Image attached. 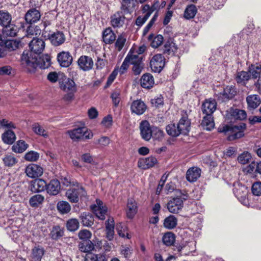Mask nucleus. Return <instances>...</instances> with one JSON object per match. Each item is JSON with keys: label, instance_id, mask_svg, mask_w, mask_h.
Returning a JSON list of instances; mask_svg holds the SVG:
<instances>
[{"label": "nucleus", "instance_id": "nucleus-1", "mask_svg": "<svg viewBox=\"0 0 261 261\" xmlns=\"http://www.w3.org/2000/svg\"><path fill=\"white\" fill-rule=\"evenodd\" d=\"M21 65L28 72H34L39 67L40 68H47L50 65V59L49 56L45 57L37 58L36 55H32L30 50H24L21 58Z\"/></svg>", "mask_w": 261, "mask_h": 261}, {"label": "nucleus", "instance_id": "nucleus-2", "mask_svg": "<svg viewBox=\"0 0 261 261\" xmlns=\"http://www.w3.org/2000/svg\"><path fill=\"white\" fill-rule=\"evenodd\" d=\"M246 129V124L241 123L233 126L222 124L219 126L218 130L220 133H224L227 134V139L229 141H233L243 137Z\"/></svg>", "mask_w": 261, "mask_h": 261}, {"label": "nucleus", "instance_id": "nucleus-3", "mask_svg": "<svg viewBox=\"0 0 261 261\" xmlns=\"http://www.w3.org/2000/svg\"><path fill=\"white\" fill-rule=\"evenodd\" d=\"M76 186L74 188L69 189L66 192L67 199L73 203H76L79 200V197L85 196L86 192L84 188L76 182Z\"/></svg>", "mask_w": 261, "mask_h": 261}, {"label": "nucleus", "instance_id": "nucleus-4", "mask_svg": "<svg viewBox=\"0 0 261 261\" xmlns=\"http://www.w3.org/2000/svg\"><path fill=\"white\" fill-rule=\"evenodd\" d=\"M68 133L70 138L74 141H78L80 139L85 138L89 139L93 137V134L91 132H88L86 127H79L69 130Z\"/></svg>", "mask_w": 261, "mask_h": 261}, {"label": "nucleus", "instance_id": "nucleus-5", "mask_svg": "<svg viewBox=\"0 0 261 261\" xmlns=\"http://www.w3.org/2000/svg\"><path fill=\"white\" fill-rule=\"evenodd\" d=\"M165 58L161 54L154 55L150 60V67L154 72H160L165 66Z\"/></svg>", "mask_w": 261, "mask_h": 261}, {"label": "nucleus", "instance_id": "nucleus-6", "mask_svg": "<svg viewBox=\"0 0 261 261\" xmlns=\"http://www.w3.org/2000/svg\"><path fill=\"white\" fill-rule=\"evenodd\" d=\"M45 43L42 39L38 38H33L29 43V47L31 49L30 52L36 55L41 54L44 49Z\"/></svg>", "mask_w": 261, "mask_h": 261}, {"label": "nucleus", "instance_id": "nucleus-7", "mask_svg": "<svg viewBox=\"0 0 261 261\" xmlns=\"http://www.w3.org/2000/svg\"><path fill=\"white\" fill-rule=\"evenodd\" d=\"M91 208L99 219H105L108 209L105 205H103V202L101 200L97 199L96 204L91 205Z\"/></svg>", "mask_w": 261, "mask_h": 261}, {"label": "nucleus", "instance_id": "nucleus-8", "mask_svg": "<svg viewBox=\"0 0 261 261\" xmlns=\"http://www.w3.org/2000/svg\"><path fill=\"white\" fill-rule=\"evenodd\" d=\"M77 62L80 69L84 71H88L91 70L94 65L93 59L91 57L88 56H81Z\"/></svg>", "mask_w": 261, "mask_h": 261}, {"label": "nucleus", "instance_id": "nucleus-9", "mask_svg": "<svg viewBox=\"0 0 261 261\" xmlns=\"http://www.w3.org/2000/svg\"><path fill=\"white\" fill-rule=\"evenodd\" d=\"M183 207V201L178 197L171 199L167 203V208L169 212L173 214L178 213Z\"/></svg>", "mask_w": 261, "mask_h": 261}, {"label": "nucleus", "instance_id": "nucleus-10", "mask_svg": "<svg viewBox=\"0 0 261 261\" xmlns=\"http://www.w3.org/2000/svg\"><path fill=\"white\" fill-rule=\"evenodd\" d=\"M191 122L188 119L186 113H183L179 122L177 124V128L180 130V134L186 135L190 131Z\"/></svg>", "mask_w": 261, "mask_h": 261}, {"label": "nucleus", "instance_id": "nucleus-11", "mask_svg": "<svg viewBox=\"0 0 261 261\" xmlns=\"http://www.w3.org/2000/svg\"><path fill=\"white\" fill-rule=\"evenodd\" d=\"M57 60L60 66L68 67L72 64L73 58L69 51H62L58 54Z\"/></svg>", "mask_w": 261, "mask_h": 261}, {"label": "nucleus", "instance_id": "nucleus-12", "mask_svg": "<svg viewBox=\"0 0 261 261\" xmlns=\"http://www.w3.org/2000/svg\"><path fill=\"white\" fill-rule=\"evenodd\" d=\"M140 130L142 138L147 141L150 140L152 136V127H151L149 123L147 121H142L140 123Z\"/></svg>", "mask_w": 261, "mask_h": 261}, {"label": "nucleus", "instance_id": "nucleus-13", "mask_svg": "<svg viewBox=\"0 0 261 261\" xmlns=\"http://www.w3.org/2000/svg\"><path fill=\"white\" fill-rule=\"evenodd\" d=\"M233 193L238 199L244 205L247 206L249 204L247 198L248 191L245 186H239L236 188Z\"/></svg>", "mask_w": 261, "mask_h": 261}, {"label": "nucleus", "instance_id": "nucleus-14", "mask_svg": "<svg viewBox=\"0 0 261 261\" xmlns=\"http://www.w3.org/2000/svg\"><path fill=\"white\" fill-rule=\"evenodd\" d=\"M27 175L31 178H36L40 176L43 172V168L36 164L29 165L25 170Z\"/></svg>", "mask_w": 261, "mask_h": 261}, {"label": "nucleus", "instance_id": "nucleus-15", "mask_svg": "<svg viewBox=\"0 0 261 261\" xmlns=\"http://www.w3.org/2000/svg\"><path fill=\"white\" fill-rule=\"evenodd\" d=\"M48 39L53 45L58 46L65 42L66 37L63 32L57 31L49 35Z\"/></svg>", "mask_w": 261, "mask_h": 261}, {"label": "nucleus", "instance_id": "nucleus-16", "mask_svg": "<svg viewBox=\"0 0 261 261\" xmlns=\"http://www.w3.org/2000/svg\"><path fill=\"white\" fill-rule=\"evenodd\" d=\"M217 108V103L214 99H208L204 101L202 105V111L206 115H212Z\"/></svg>", "mask_w": 261, "mask_h": 261}, {"label": "nucleus", "instance_id": "nucleus-17", "mask_svg": "<svg viewBox=\"0 0 261 261\" xmlns=\"http://www.w3.org/2000/svg\"><path fill=\"white\" fill-rule=\"evenodd\" d=\"M60 87L64 92H76L77 91L74 81L66 77L60 82Z\"/></svg>", "mask_w": 261, "mask_h": 261}, {"label": "nucleus", "instance_id": "nucleus-18", "mask_svg": "<svg viewBox=\"0 0 261 261\" xmlns=\"http://www.w3.org/2000/svg\"><path fill=\"white\" fill-rule=\"evenodd\" d=\"M127 13H124V11H118L111 17V24L114 28H120L124 23V14Z\"/></svg>", "mask_w": 261, "mask_h": 261}, {"label": "nucleus", "instance_id": "nucleus-19", "mask_svg": "<svg viewBox=\"0 0 261 261\" xmlns=\"http://www.w3.org/2000/svg\"><path fill=\"white\" fill-rule=\"evenodd\" d=\"M201 173V170L199 168L197 167H191L186 172V179L190 182H195L200 177Z\"/></svg>", "mask_w": 261, "mask_h": 261}, {"label": "nucleus", "instance_id": "nucleus-20", "mask_svg": "<svg viewBox=\"0 0 261 261\" xmlns=\"http://www.w3.org/2000/svg\"><path fill=\"white\" fill-rule=\"evenodd\" d=\"M158 163L155 157L150 156L148 158H143L138 161V166L143 169H146L154 166Z\"/></svg>", "mask_w": 261, "mask_h": 261}, {"label": "nucleus", "instance_id": "nucleus-21", "mask_svg": "<svg viewBox=\"0 0 261 261\" xmlns=\"http://www.w3.org/2000/svg\"><path fill=\"white\" fill-rule=\"evenodd\" d=\"M40 12L36 9H30L25 14V19L28 23L37 22L40 19Z\"/></svg>", "mask_w": 261, "mask_h": 261}, {"label": "nucleus", "instance_id": "nucleus-22", "mask_svg": "<svg viewBox=\"0 0 261 261\" xmlns=\"http://www.w3.org/2000/svg\"><path fill=\"white\" fill-rule=\"evenodd\" d=\"M46 182L42 179H36L31 185L30 190L32 192L36 193L43 191L46 189Z\"/></svg>", "mask_w": 261, "mask_h": 261}, {"label": "nucleus", "instance_id": "nucleus-23", "mask_svg": "<svg viewBox=\"0 0 261 261\" xmlns=\"http://www.w3.org/2000/svg\"><path fill=\"white\" fill-rule=\"evenodd\" d=\"M61 185L57 179H53L49 184H46V191L47 193L51 195H56L60 192Z\"/></svg>", "mask_w": 261, "mask_h": 261}, {"label": "nucleus", "instance_id": "nucleus-24", "mask_svg": "<svg viewBox=\"0 0 261 261\" xmlns=\"http://www.w3.org/2000/svg\"><path fill=\"white\" fill-rule=\"evenodd\" d=\"M130 109L133 113L137 115H141L145 112L146 106L143 101L136 100L132 102Z\"/></svg>", "mask_w": 261, "mask_h": 261}, {"label": "nucleus", "instance_id": "nucleus-25", "mask_svg": "<svg viewBox=\"0 0 261 261\" xmlns=\"http://www.w3.org/2000/svg\"><path fill=\"white\" fill-rule=\"evenodd\" d=\"M141 86L146 89H149L154 84V78L150 73L144 74L140 79Z\"/></svg>", "mask_w": 261, "mask_h": 261}, {"label": "nucleus", "instance_id": "nucleus-26", "mask_svg": "<svg viewBox=\"0 0 261 261\" xmlns=\"http://www.w3.org/2000/svg\"><path fill=\"white\" fill-rule=\"evenodd\" d=\"M177 50V47L175 43L170 39L164 45L163 53L166 55L173 56Z\"/></svg>", "mask_w": 261, "mask_h": 261}, {"label": "nucleus", "instance_id": "nucleus-27", "mask_svg": "<svg viewBox=\"0 0 261 261\" xmlns=\"http://www.w3.org/2000/svg\"><path fill=\"white\" fill-rule=\"evenodd\" d=\"M116 35L110 28L106 29L102 33V40L106 44H112L116 39Z\"/></svg>", "mask_w": 261, "mask_h": 261}, {"label": "nucleus", "instance_id": "nucleus-28", "mask_svg": "<svg viewBox=\"0 0 261 261\" xmlns=\"http://www.w3.org/2000/svg\"><path fill=\"white\" fill-rule=\"evenodd\" d=\"M137 212V206L136 201L133 199H128L127 203V217L129 219L134 218Z\"/></svg>", "mask_w": 261, "mask_h": 261}, {"label": "nucleus", "instance_id": "nucleus-29", "mask_svg": "<svg viewBox=\"0 0 261 261\" xmlns=\"http://www.w3.org/2000/svg\"><path fill=\"white\" fill-rule=\"evenodd\" d=\"M246 100L248 108L250 109H254L256 108L261 102L260 98L259 95L253 94L247 97Z\"/></svg>", "mask_w": 261, "mask_h": 261}, {"label": "nucleus", "instance_id": "nucleus-30", "mask_svg": "<svg viewBox=\"0 0 261 261\" xmlns=\"http://www.w3.org/2000/svg\"><path fill=\"white\" fill-rule=\"evenodd\" d=\"M114 220L113 218H109L106 222V237L111 241L114 234Z\"/></svg>", "mask_w": 261, "mask_h": 261}, {"label": "nucleus", "instance_id": "nucleus-31", "mask_svg": "<svg viewBox=\"0 0 261 261\" xmlns=\"http://www.w3.org/2000/svg\"><path fill=\"white\" fill-rule=\"evenodd\" d=\"M17 32L18 28L15 24L11 23L4 27L3 29V35L7 37H15Z\"/></svg>", "mask_w": 261, "mask_h": 261}, {"label": "nucleus", "instance_id": "nucleus-32", "mask_svg": "<svg viewBox=\"0 0 261 261\" xmlns=\"http://www.w3.org/2000/svg\"><path fill=\"white\" fill-rule=\"evenodd\" d=\"M250 79V76L247 71H242L238 72L236 76L237 83L242 85H245L247 82Z\"/></svg>", "mask_w": 261, "mask_h": 261}, {"label": "nucleus", "instance_id": "nucleus-33", "mask_svg": "<svg viewBox=\"0 0 261 261\" xmlns=\"http://www.w3.org/2000/svg\"><path fill=\"white\" fill-rule=\"evenodd\" d=\"M177 224V220L176 218L171 215L164 219L163 225L168 229H172L176 226Z\"/></svg>", "mask_w": 261, "mask_h": 261}, {"label": "nucleus", "instance_id": "nucleus-34", "mask_svg": "<svg viewBox=\"0 0 261 261\" xmlns=\"http://www.w3.org/2000/svg\"><path fill=\"white\" fill-rule=\"evenodd\" d=\"M201 125L204 129L211 130L215 126V123L212 115H206L202 119Z\"/></svg>", "mask_w": 261, "mask_h": 261}, {"label": "nucleus", "instance_id": "nucleus-35", "mask_svg": "<svg viewBox=\"0 0 261 261\" xmlns=\"http://www.w3.org/2000/svg\"><path fill=\"white\" fill-rule=\"evenodd\" d=\"M82 224L85 226L90 227L93 224L94 218L89 213H83L80 215Z\"/></svg>", "mask_w": 261, "mask_h": 261}, {"label": "nucleus", "instance_id": "nucleus-36", "mask_svg": "<svg viewBox=\"0 0 261 261\" xmlns=\"http://www.w3.org/2000/svg\"><path fill=\"white\" fill-rule=\"evenodd\" d=\"M29 147L23 140H19L12 147V150L16 153H22L24 152Z\"/></svg>", "mask_w": 261, "mask_h": 261}, {"label": "nucleus", "instance_id": "nucleus-37", "mask_svg": "<svg viewBox=\"0 0 261 261\" xmlns=\"http://www.w3.org/2000/svg\"><path fill=\"white\" fill-rule=\"evenodd\" d=\"M16 139L15 133L11 129L6 131L2 135L3 141L8 144H12Z\"/></svg>", "mask_w": 261, "mask_h": 261}, {"label": "nucleus", "instance_id": "nucleus-38", "mask_svg": "<svg viewBox=\"0 0 261 261\" xmlns=\"http://www.w3.org/2000/svg\"><path fill=\"white\" fill-rule=\"evenodd\" d=\"M229 113L234 120H243L247 116L245 111L239 109H231Z\"/></svg>", "mask_w": 261, "mask_h": 261}, {"label": "nucleus", "instance_id": "nucleus-39", "mask_svg": "<svg viewBox=\"0 0 261 261\" xmlns=\"http://www.w3.org/2000/svg\"><path fill=\"white\" fill-rule=\"evenodd\" d=\"M148 40L151 41V46L153 48H157L160 46L163 42V37L161 35L154 36L153 35H150Z\"/></svg>", "mask_w": 261, "mask_h": 261}, {"label": "nucleus", "instance_id": "nucleus-40", "mask_svg": "<svg viewBox=\"0 0 261 261\" xmlns=\"http://www.w3.org/2000/svg\"><path fill=\"white\" fill-rule=\"evenodd\" d=\"M248 72L250 76V78H259L261 73V66L260 65H251L249 67Z\"/></svg>", "mask_w": 261, "mask_h": 261}, {"label": "nucleus", "instance_id": "nucleus-41", "mask_svg": "<svg viewBox=\"0 0 261 261\" xmlns=\"http://www.w3.org/2000/svg\"><path fill=\"white\" fill-rule=\"evenodd\" d=\"M44 253V249L40 246H35L32 249V257L36 261H40Z\"/></svg>", "mask_w": 261, "mask_h": 261}, {"label": "nucleus", "instance_id": "nucleus-42", "mask_svg": "<svg viewBox=\"0 0 261 261\" xmlns=\"http://www.w3.org/2000/svg\"><path fill=\"white\" fill-rule=\"evenodd\" d=\"M237 94L236 88L233 86H226L223 91L222 95L225 98L231 99Z\"/></svg>", "mask_w": 261, "mask_h": 261}, {"label": "nucleus", "instance_id": "nucleus-43", "mask_svg": "<svg viewBox=\"0 0 261 261\" xmlns=\"http://www.w3.org/2000/svg\"><path fill=\"white\" fill-rule=\"evenodd\" d=\"M12 17L8 12L0 10V25L6 26L11 23Z\"/></svg>", "mask_w": 261, "mask_h": 261}, {"label": "nucleus", "instance_id": "nucleus-44", "mask_svg": "<svg viewBox=\"0 0 261 261\" xmlns=\"http://www.w3.org/2000/svg\"><path fill=\"white\" fill-rule=\"evenodd\" d=\"M166 130L167 133L172 137H177L180 135V130L177 128V125L175 123L168 124L166 127Z\"/></svg>", "mask_w": 261, "mask_h": 261}, {"label": "nucleus", "instance_id": "nucleus-45", "mask_svg": "<svg viewBox=\"0 0 261 261\" xmlns=\"http://www.w3.org/2000/svg\"><path fill=\"white\" fill-rule=\"evenodd\" d=\"M175 241V236L171 232L165 233L162 238V241L167 246L172 245Z\"/></svg>", "mask_w": 261, "mask_h": 261}, {"label": "nucleus", "instance_id": "nucleus-46", "mask_svg": "<svg viewBox=\"0 0 261 261\" xmlns=\"http://www.w3.org/2000/svg\"><path fill=\"white\" fill-rule=\"evenodd\" d=\"M126 57H129L128 62L130 64H135L138 63H142V58L139 55L135 53V50L130 49Z\"/></svg>", "mask_w": 261, "mask_h": 261}, {"label": "nucleus", "instance_id": "nucleus-47", "mask_svg": "<svg viewBox=\"0 0 261 261\" xmlns=\"http://www.w3.org/2000/svg\"><path fill=\"white\" fill-rule=\"evenodd\" d=\"M44 199L43 196L40 194H36L31 197L29 203L32 207H36L41 204Z\"/></svg>", "mask_w": 261, "mask_h": 261}, {"label": "nucleus", "instance_id": "nucleus-48", "mask_svg": "<svg viewBox=\"0 0 261 261\" xmlns=\"http://www.w3.org/2000/svg\"><path fill=\"white\" fill-rule=\"evenodd\" d=\"M21 46L20 41L16 40H8L5 42V47L8 51L15 50Z\"/></svg>", "mask_w": 261, "mask_h": 261}, {"label": "nucleus", "instance_id": "nucleus-49", "mask_svg": "<svg viewBox=\"0 0 261 261\" xmlns=\"http://www.w3.org/2000/svg\"><path fill=\"white\" fill-rule=\"evenodd\" d=\"M197 12V9L195 5H191L188 6L184 12V17L187 19L193 18Z\"/></svg>", "mask_w": 261, "mask_h": 261}, {"label": "nucleus", "instance_id": "nucleus-50", "mask_svg": "<svg viewBox=\"0 0 261 261\" xmlns=\"http://www.w3.org/2000/svg\"><path fill=\"white\" fill-rule=\"evenodd\" d=\"M32 129L37 135L47 138L48 134L47 132L38 123H35L32 125Z\"/></svg>", "mask_w": 261, "mask_h": 261}, {"label": "nucleus", "instance_id": "nucleus-51", "mask_svg": "<svg viewBox=\"0 0 261 261\" xmlns=\"http://www.w3.org/2000/svg\"><path fill=\"white\" fill-rule=\"evenodd\" d=\"M251 158V154L249 152L244 151L238 156V161L241 164L245 165L250 162Z\"/></svg>", "mask_w": 261, "mask_h": 261}, {"label": "nucleus", "instance_id": "nucleus-52", "mask_svg": "<svg viewBox=\"0 0 261 261\" xmlns=\"http://www.w3.org/2000/svg\"><path fill=\"white\" fill-rule=\"evenodd\" d=\"M64 234V231L59 226H56L53 228L50 232V237L53 240H58Z\"/></svg>", "mask_w": 261, "mask_h": 261}, {"label": "nucleus", "instance_id": "nucleus-53", "mask_svg": "<svg viewBox=\"0 0 261 261\" xmlns=\"http://www.w3.org/2000/svg\"><path fill=\"white\" fill-rule=\"evenodd\" d=\"M80 226L79 221L76 219H70L66 223V227L70 231L76 230Z\"/></svg>", "mask_w": 261, "mask_h": 261}, {"label": "nucleus", "instance_id": "nucleus-54", "mask_svg": "<svg viewBox=\"0 0 261 261\" xmlns=\"http://www.w3.org/2000/svg\"><path fill=\"white\" fill-rule=\"evenodd\" d=\"M57 208L62 214H67L71 210L70 204L66 201H60L57 204Z\"/></svg>", "mask_w": 261, "mask_h": 261}, {"label": "nucleus", "instance_id": "nucleus-55", "mask_svg": "<svg viewBox=\"0 0 261 261\" xmlns=\"http://www.w3.org/2000/svg\"><path fill=\"white\" fill-rule=\"evenodd\" d=\"M3 162L6 166L12 167L17 163V159L12 155L7 154L3 159Z\"/></svg>", "mask_w": 261, "mask_h": 261}, {"label": "nucleus", "instance_id": "nucleus-56", "mask_svg": "<svg viewBox=\"0 0 261 261\" xmlns=\"http://www.w3.org/2000/svg\"><path fill=\"white\" fill-rule=\"evenodd\" d=\"M126 40L125 34L122 33L118 36L115 43V46L119 51H120L123 48Z\"/></svg>", "mask_w": 261, "mask_h": 261}, {"label": "nucleus", "instance_id": "nucleus-57", "mask_svg": "<svg viewBox=\"0 0 261 261\" xmlns=\"http://www.w3.org/2000/svg\"><path fill=\"white\" fill-rule=\"evenodd\" d=\"M152 137L157 140H162L164 137L165 134L162 129L156 127H153L152 130Z\"/></svg>", "mask_w": 261, "mask_h": 261}, {"label": "nucleus", "instance_id": "nucleus-58", "mask_svg": "<svg viewBox=\"0 0 261 261\" xmlns=\"http://www.w3.org/2000/svg\"><path fill=\"white\" fill-rule=\"evenodd\" d=\"M39 158V154L34 151L28 152L24 155V159L29 162H35Z\"/></svg>", "mask_w": 261, "mask_h": 261}, {"label": "nucleus", "instance_id": "nucleus-59", "mask_svg": "<svg viewBox=\"0 0 261 261\" xmlns=\"http://www.w3.org/2000/svg\"><path fill=\"white\" fill-rule=\"evenodd\" d=\"M110 143V139L107 137H102L100 138L95 139L94 144L103 147L108 146Z\"/></svg>", "mask_w": 261, "mask_h": 261}, {"label": "nucleus", "instance_id": "nucleus-60", "mask_svg": "<svg viewBox=\"0 0 261 261\" xmlns=\"http://www.w3.org/2000/svg\"><path fill=\"white\" fill-rule=\"evenodd\" d=\"M132 0H120V9L124 13H130V4Z\"/></svg>", "mask_w": 261, "mask_h": 261}, {"label": "nucleus", "instance_id": "nucleus-61", "mask_svg": "<svg viewBox=\"0 0 261 261\" xmlns=\"http://www.w3.org/2000/svg\"><path fill=\"white\" fill-rule=\"evenodd\" d=\"M15 124L11 121H10L6 119H3L0 120V128H8L10 129L12 128H15Z\"/></svg>", "mask_w": 261, "mask_h": 261}, {"label": "nucleus", "instance_id": "nucleus-62", "mask_svg": "<svg viewBox=\"0 0 261 261\" xmlns=\"http://www.w3.org/2000/svg\"><path fill=\"white\" fill-rule=\"evenodd\" d=\"M80 250L83 252H88L94 249V245L91 241H89L80 245Z\"/></svg>", "mask_w": 261, "mask_h": 261}, {"label": "nucleus", "instance_id": "nucleus-63", "mask_svg": "<svg viewBox=\"0 0 261 261\" xmlns=\"http://www.w3.org/2000/svg\"><path fill=\"white\" fill-rule=\"evenodd\" d=\"M158 6V4H154L151 7H150L148 5H145L142 8V12L145 14H149V16L156 9Z\"/></svg>", "mask_w": 261, "mask_h": 261}, {"label": "nucleus", "instance_id": "nucleus-64", "mask_svg": "<svg viewBox=\"0 0 261 261\" xmlns=\"http://www.w3.org/2000/svg\"><path fill=\"white\" fill-rule=\"evenodd\" d=\"M251 190L253 195L256 196L261 195V182L256 181L253 184Z\"/></svg>", "mask_w": 261, "mask_h": 261}]
</instances>
